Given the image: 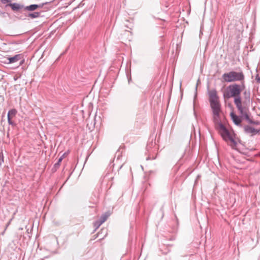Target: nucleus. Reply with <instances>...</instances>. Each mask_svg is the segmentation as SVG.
I'll return each instance as SVG.
<instances>
[{"label": "nucleus", "instance_id": "obj_1", "mask_svg": "<svg viewBox=\"0 0 260 260\" xmlns=\"http://www.w3.org/2000/svg\"><path fill=\"white\" fill-rule=\"evenodd\" d=\"M209 103L212 111L213 118L214 122L218 123L216 129L219 131L222 139L233 149H236L237 141L236 139L235 134H231L226 127L221 122H219L220 114L221 112V106L219 98L215 89H212L208 92Z\"/></svg>", "mask_w": 260, "mask_h": 260}, {"label": "nucleus", "instance_id": "obj_2", "mask_svg": "<svg viewBox=\"0 0 260 260\" xmlns=\"http://www.w3.org/2000/svg\"><path fill=\"white\" fill-rule=\"evenodd\" d=\"M245 88V82H241V84H238L234 83L229 85L223 94V96L225 99L234 98V103L236 101H241L242 99L240 96L242 91Z\"/></svg>", "mask_w": 260, "mask_h": 260}, {"label": "nucleus", "instance_id": "obj_3", "mask_svg": "<svg viewBox=\"0 0 260 260\" xmlns=\"http://www.w3.org/2000/svg\"><path fill=\"white\" fill-rule=\"evenodd\" d=\"M222 78L226 82H234L239 81L244 82L245 76L243 73L241 72L230 71L228 73H224Z\"/></svg>", "mask_w": 260, "mask_h": 260}, {"label": "nucleus", "instance_id": "obj_4", "mask_svg": "<svg viewBox=\"0 0 260 260\" xmlns=\"http://www.w3.org/2000/svg\"><path fill=\"white\" fill-rule=\"evenodd\" d=\"M236 103H234L236 105V108L239 111L241 117H243L245 115H246L247 113V109L246 107L242 105V101H236Z\"/></svg>", "mask_w": 260, "mask_h": 260}, {"label": "nucleus", "instance_id": "obj_5", "mask_svg": "<svg viewBox=\"0 0 260 260\" xmlns=\"http://www.w3.org/2000/svg\"><path fill=\"white\" fill-rule=\"evenodd\" d=\"M236 103H234L236 105V108L239 111L241 117H243L245 115H246L247 113V109L246 107L242 105V101H236Z\"/></svg>", "mask_w": 260, "mask_h": 260}, {"label": "nucleus", "instance_id": "obj_6", "mask_svg": "<svg viewBox=\"0 0 260 260\" xmlns=\"http://www.w3.org/2000/svg\"><path fill=\"white\" fill-rule=\"evenodd\" d=\"M8 6L10 7L13 11H18L21 9L24 10V6L23 5L17 3H9L6 5L5 7Z\"/></svg>", "mask_w": 260, "mask_h": 260}, {"label": "nucleus", "instance_id": "obj_7", "mask_svg": "<svg viewBox=\"0 0 260 260\" xmlns=\"http://www.w3.org/2000/svg\"><path fill=\"white\" fill-rule=\"evenodd\" d=\"M48 3L46 2L40 4H32L28 6H24V10L28 11H33L38 8H42L43 7L47 4Z\"/></svg>", "mask_w": 260, "mask_h": 260}, {"label": "nucleus", "instance_id": "obj_8", "mask_svg": "<svg viewBox=\"0 0 260 260\" xmlns=\"http://www.w3.org/2000/svg\"><path fill=\"white\" fill-rule=\"evenodd\" d=\"M22 58V55L20 54L15 55L13 57H9L7 58L8 63H13L17 62L20 60Z\"/></svg>", "mask_w": 260, "mask_h": 260}, {"label": "nucleus", "instance_id": "obj_9", "mask_svg": "<svg viewBox=\"0 0 260 260\" xmlns=\"http://www.w3.org/2000/svg\"><path fill=\"white\" fill-rule=\"evenodd\" d=\"M231 119H232L233 122L237 125H239L242 122L241 118L236 114H235L234 112H231L230 114Z\"/></svg>", "mask_w": 260, "mask_h": 260}, {"label": "nucleus", "instance_id": "obj_10", "mask_svg": "<svg viewBox=\"0 0 260 260\" xmlns=\"http://www.w3.org/2000/svg\"><path fill=\"white\" fill-rule=\"evenodd\" d=\"M244 129L245 133L247 134H252L254 135L258 133L260 131L259 130H257L249 125H245L244 127Z\"/></svg>", "mask_w": 260, "mask_h": 260}, {"label": "nucleus", "instance_id": "obj_11", "mask_svg": "<svg viewBox=\"0 0 260 260\" xmlns=\"http://www.w3.org/2000/svg\"><path fill=\"white\" fill-rule=\"evenodd\" d=\"M65 154L66 153L63 154L58 159L57 162L54 165L53 168L55 170L57 169L59 167L60 164L63 158H64Z\"/></svg>", "mask_w": 260, "mask_h": 260}, {"label": "nucleus", "instance_id": "obj_12", "mask_svg": "<svg viewBox=\"0 0 260 260\" xmlns=\"http://www.w3.org/2000/svg\"><path fill=\"white\" fill-rule=\"evenodd\" d=\"M243 117L246 120V121L248 123H249L250 124H257V122L254 121L250 118L248 114H247L246 115H245Z\"/></svg>", "mask_w": 260, "mask_h": 260}, {"label": "nucleus", "instance_id": "obj_13", "mask_svg": "<svg viewBox=\"0 0 260 260\" xmlns=\"http://www.w3.org/2000/svg\"><path fill=\"white\" fill-rule=\"evenodd\" d=\"M40 15V13L39 12H34L31 13H29L28 16L32 19L38 18Z\"/></svg>", "mask_w": 260, "mask_h": 260}, {"label": "nucleus", "instance_id": "obj_14", "mask_svg": "<svg viewBox=\"0 0 260 260\" xmlns=\"http://www.w3.org/2000/svg\"><path fill=\"white\" fill-rule=\"evenodd\" d=\"M243 95L244 96L245 100L249 102L250 99V93L249 91L245 90L243 92Z\"/></svg>", "mask_w": 260, "mask_h": 260}, {"label": "nucleus", "instance_id": "obj_15", "mask_svg": "<svg viewBox=\"0 0 260 260\" xmlns=\"http://www.w3.org/2000/svg\"><path fill=\"white\" fill-rule=\"evenodd\" d=\"M109 215L108 213H105L104 214H103L101 216V217L99 220H100L102 223H103L107 219Z\"/></svg>", "mask_w": 260, "mask_h": 260}, {"label": "nucleus", "instance_id": "obj_16", "mask_svg": "<svg viewBox=\"0 0 260 260\" xmlns=\"http://www.w3.org/2000/svg\"><path fill=\"white\" fill-rule=\"evenodd\" d=\"M17 113V110L15 109H11L9 111L8 115H10L12 117L15 116Z\"/></svg>", "mask_w": 260, "mask_h": 260}, {"label": "nucleus", "instance_id": "obj_17", "mask_svg": "<svg viewBox=\"0 0 260 260\" xmlns=\"http://www.w3.org/2000/svg\"><path fill=\"white\" fill-rule=\"evenodd\" d=\"M103 223L99 220L95 221L93 223L95 231H96Z\"/></svg>", "mask_w": 260, "mask_h": 260}, {"label": "nucleus", "instance_id": "obj_18", "mask_svg": "<svg viewBox=\"0 0 260 260\" xmlns=\"http://www.w3.org/2000/svg\"><path fill=\"white\" fill-rule=\"evenodd\" d=\"M7 117H8V122L9 124L10 125H13L14 123H13V121L11 120V117H12L10 115H7Z\"/></svg>", "mask_w": 260, "mask_h": 260}, {"label": "nucleus", "instance_id": "obj_19", "mask_svg": "<svg viewBox=\"0 0 260 260\" xmlns=\"http://www.w3.org/2000/svg\"><path fill=\"white\" fill-rule=\"evenodd\" d=\"M4 162V156L2 153H0V166Z\"/></svg>", "mask_w": 260, "mask_h": 260}, {"label": "nucleus", "instance_id": "obj_20", "mask_svg": "<svg viewBox=\"0 0 260 260\" xmlns=\"http://www.w3.org/2000/svg\"><path fill=\"white\" fill-rule=\"evenodd\" d=\"M1 3L3 4H8L9 3H11V0H1Z\"/></svg>", "mask_w": 260, "mask_h": 260}, {"label": "nucleus", "instance_id": "obj_21", "mask_svg": "<svg viewBox=\"0 0 260 260\" xmlns=\"http://www.w3.org/2000/svg\"><path fill=\"white\" fill-rule=\"evenodd\" d=\"M255 79L257 82L260 83V77H259L258 75L256 77Z\"/></svg>", "mask_w": 260, "mask_h": 260}, {"label": "nucleus", "instance_id": "obj_22", "mask_svg": "<svg viewBox=\"0 0 260 260\" xmlns=\"http://www.w3.org/2000/svg\"><path fill=\"white\" fill-rule=\"evenodd\" d=\"M22 63H23V61H21L20 63L19 64V65L18 66V67H19V66H20Z\"/></svg>", "mask_w": 260, "mask_h": 260}]
</instances>
